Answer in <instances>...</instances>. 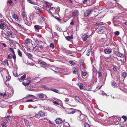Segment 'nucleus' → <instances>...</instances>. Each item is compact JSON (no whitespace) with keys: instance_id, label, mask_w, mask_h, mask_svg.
Wrapping results in <instances>:
<instances>
[{"instance_id":"nucleus-48","label":"nucleus","mask_w":127,"mask_h":127,"mask_svg":"<svg viewBox=\"0 0 127 127\" xmlns=\"http://www.w3.org/2000/svg\"><path fill=\"white\" fill-rule=\"evenodd\" d=\"M27 1L31 4H34V2L32 1V0H27Z\"/></svg>"},{"instance_id":"nucleus-28","label":"nucleus","mask_w":127,"mask_h":127,"mask_svg":"<svg viewBox=\"0 0 127 127\" xmlns=\"http://www.w3.org/2000/svg\"><path fill=\"white\" fill-rule=\"evenodd\" d=\"M72 35L68 36L66 37V39L67 40H71L72 39Z\"/></svg>"},{"instance_id":"nucleus-29","label":"nucleus","mask_w":127,"mask_h":127,"mask_svg":"<svg viewBox=\"0 0 127 127\" xmlns=\"http://www.w3.org/2000/svg\"><path fill=\"white\" fill-rule=\"evenodd\" d=\"M81 73L82 75L84 76H85L87 74V72L86 71H82Z\"/></svg>"},{"instance_id":"nucleus-17","label":"nucleus","mask_w":127,"mask_h":127,"mask_svg":"<svg viewBox=\"0 0 127 127\" xmlns=\"http://www.w3.org/2000/svg\"><path fill=\"white\" fill-rule=\"evenodd\" d=\"M9 50H10L13 53V54H14L13 56V58L14 60H15L16 59V56L15 55V52L13 49L12 48H9Z\"/></svg>"},{"instance_id":"nucleus-54","label":"nucleus","mask_w":127,"mask_h":127,"mask_svg":"<svg viewBox=\"0 0 127 127\" xmlns=\"http://www.w3.org/2000/svg\"><path fill=\"white\" fill-rule=\"evenodd\" d=\"M24 121L25 123L28 124V123H29L28 121L26 119H24Z\"/></svg>"},{"instance_id":"nucleus-32","label":"nucleus","mask_w":127,"mask_h":127,"mask_svg":"<svg viewBox=\"0 0 127 127\" xmlns=\"http://www.w3.org/2000/svg\"><path fill=\"white\" fill-rule=\"evenodd\" d=\"M78 85H79V87L80 88V90H81L83 89V84H80V85L79 84H78Z\"/></svg>"},{"instance_id":"nucleus-9","label":"nucleus","mask_w":127,"mask_h":127,"mask_svg":"<svg viewBox=\"0 0 127 127\" xmlns=\"http://www.w3.org/2000/svg\"><path fill=\"white\" fill-rule=\"evenodd\" d=\"M91 13V10L89 9L86 10L84 12L85 17H87Z\"/></svg>"},{"instance_id":"nucleus-15","label":"nucleus","mask_w":127,"mask_h":127,"mask_svg":"<svg viewBox=\"0 0 127 127\" xmlns=\"http://www.w3.org/2000/svg\"><path fill=\"white\" fill-rule=\"evenodd\" d=\"M42 26H41L38 25H35L34 26V28L35 29L37 30L42 29Z\"/></svg>"},{"instance_id":"nucleus-42","label":"nucleus","mask_w":127,"mask_h":127,"mask_svg":"<svg viewBox=\"0 0 127 127\" xmlns=\"http://www.w3.org/2000/svg\"><path fill=\"white\" fill-rule=\"evenodd\" d=\"M127 76V74L125 72H123L122 74V76L124 78H125Z\"/></svg>"},{"instance_id":"nucleus-51","label":"nucleus","mask_w":127,"mask_h":127,"mask_svg":"<svg viewBox=\"0 0 127 127\" xmlns=\"http://www.w3.org/2000/svg\"><path fill=\"white\" fill-rule=\"evenodd\" d=\"M77 71V69L75 68V69L74 70L73 72V73L76 74V72Z\"/></svg>"},{"instance_id":"nucleus-23","label":"nucleus","mask_w":127,"mask_h":127,"mask_svg":"<svg viewBox=\"0 0 127 127\" xmlns=\"http://www.w3.org/2000/svg\"><path fill=\"white\" fill-rule=\"evenodd\" d=\"M55 28L58 31L61 32H63V30L62 29L59 27L58 26H56Z\"/></svg>"},{"instance_id":"nucleus-44","label":"nucleus","mask_w":127,"mask_h":127,"mask_svg":"<svg viewBox=\"0 0 127 127\" xmlns=\"http://www.w3.org/2000/svg\"><path fill=\"white\" fill-rule=\"evenodd\" d=\"M122 117L123 119L125 121H126L127 120V117L126 116H123Z\"/></svg>"},{"instance_id":"nucleus-10","label":"nucleus","mask_w":127,"mask_h":127,"mask_svg":"<svg viewBox=\"0 0 127 127\" xmlns=\"http://www.w3.org/2000/svg\"><path fill=\"white\" fill-rule=\"evenodd\" d=\"M0 28L1 29H3L5 25V23L3 20L1 19L0 20Z\"/></svg>"},{"instance_id":"nucleus-59","label":"nucleus","mask_w":127,"mask_h":127,"mask_svg":"<svg viewBox=\"0 0 127 127\" xmlns=\"http://www.w3.org/2000/svg\"><path fill=\"white\" fill-rule=\"evenodd\" d=\"M27 96H29L30 97H33L34 96L32 95H30V94L28 95Z\"/></svg>"},{"instance_id":"nucleus-20","label":"nucleus","mask_w":127,"mask_h":127,"mask_svg":"<svg viewBox=\"0 0 127 127\" xmlns=\"http://www.w3.org/2000/svg\"><path fill=\"white\" fill-rule=\"evenodd\" d=\"M52 36L54 38V37L57 38L58 36L57 34V33L55 32H54L53 33H52Z\"/></svg>"},{"instance_id":"nucleus-37","label":"nucleus","mask_w":127,"mask_h":127,"mask_svg":"<svg viewBox=\"0 0 127 127\" xmlns=\"http://www.w3.org/2000/svg\"><path fill=\"white\" fill-rule=\"evenodd\" d=\"M39 63L40 64H44V65L46 64V63L42 61H39Z\"/></svg>"},{"instance_id":"nucleus-45","label":"nucleus","mask_w":127,"mask_h":127,"mask_svg":"<svg viewBox=\"0 0 127 127\" xmlns=\"http://www.w3.org/2000/svg\"><path fill=\"white\" fill-rule=\"evenodd\" d=\"M98 77L99 78L101 77L102 76V73L101 72L99 71L98 72Z\"/></svg>"},{"instance_id":"nucleus-25","label":"nucleus","mask_w":127,"mask_h":127,"mask_svg":"<svg viewBox=\"0 0 127 127\" xmlns=\"http://www.w3.org/2000/svg\"><path fill=\"white\" fill-rule=\"evenodd\" d=\"M26 54L29 58L30 59L32 58V55L31 54L29 53H27Z\"/></svg>"},{"instance_id":"nucleus-36","label":"nucleus","mask_w":127,"mask_h":127,"mask_svg":"<svg viewBox=\"0 0 127 127\" xmlns=\"http://www.w3.org/2000/svg\"><path fill=\"white\" fill-rule=\"evenodd\" d=\"M7 33L9 36L12 37V32L10 31H8L7 32Z\"/></svg>"},{"instance_id":"nucleus-46","label":"nucleus","mask_w":127,"mask_h":127,"mask_svg":"<svg viewBox=\"0 0 127 127\" xmlns=\"http://www.w3.org/2000/svg\"><path fill=\"white\" fill-rule=\"evenodd\" d=\"M69 63L71 64L72 65H74L75 64L74 62L73 61H70L69 62Z\"/></svg>"},{"instance_id":"nucleus-11","label":"nucleus","mask_w":127,"mask_h":127,"mask_svg":"<svg viewBox=\"0 0 127 127\" xmlns=\"http://www.w3.org/2000/svg\"><path fill=\"white\" fill-rule=\"evenodd\" d=\"M55 121L56 123L57 124H60L63 122L62 119L59 118H57L55 120Z\"/></svg>"},{"instance_id":"nucleus-12","label":"nucleus","mask_w":127,"mask_h":127,"mask_svg":"<svg viewBox=\"0 0 127 127\" xmlns=\"http://www.w3.org/2000/svg\"><path fill=\"white\" fill-rule=\"evenodd\" d=\"M7 3L8 5L13 6L14 4L15 3V2H13V1L11 0H8L7 1Z\"/></svg>"},{"instance_id":"nucleus-55","label":"nucleus","mask_w":127,"mask_h":127,"mask_svg":"<svg viewBox=\"0 0 127 127\" xmlns=\"http://www.w3.org/2000/svg\"><path fill=\"white\" fill-rule=\"evenodd\" d=\"M113 69L114 70V71H115V72H116V71H117V70L116 68V66H114Z\"/></svg>"},{"instance_id":"nucleus-56","label":"nucleus","mask_w":127,"mask_h":127,"mask_svg":"<svg viewBox=\"0 0 127 127\" xmlns=\"http://www.w3.org/2000/svg\"><path fill=\"white\" fill-rule=\"evenodd\" d=\"M12 17L15 20H16V15L15 14H14L13 15Z\"/></svg>"},{"instance_id":"nucleus-14","label":"nucleus","mask_w":127,"mask_h":127,"mask_svg":"<svg viewBox=\"0 0 127 127\" xmlns=\"http://www.w3.org/2000/svg\"><path fill=\"white\" fill-rule=\"evenodd\" d=\"M104 52L106 54H109L111 52V49H106L104 50Z\"/></svg>"},{"instance_id":"nucleus-60","label":"nucleus","mask_w":127,"mask_h":127,"mask_svg":"<svg viewBox=\"0 0 127 127\" xmlns=\"http://www.w3.org/2000/svg\"><path fill=\"white\" fill-rule=\"evenodd\" d=\"M3 36L5 37H7L8 35H6L5 33H4L3 34Z\"/></svg>"},{"instance_id":"nucleus-49","label":"nucleus","mask_w":127,"mask_h":127,"mask_svg":"<svg viewBox=\"0 0 127 127\" xmlns=\"http://www.w3.org/2000/svg\"><path fill=\"white\" fill-rule=\"evenodd\" d=\"M84 127H90L88 124L86 123L85 124Z\"/></svg>"},{"instance_id":"nucleus-27","label":"nucleus","mask_w":127,"mask_h":127,"mask_svg":"<svg viewBox=\"0 0 127 127\" xmlns=\"http://www.w3.org/2000/svg\"><path fill=\"white\" fill-rule=\"evenodd\" d=\"M103 22H96L95 24V25L96 26H99L102 25H103Z\"/></svg>"},{"instance_id":"nucleus-4","label":"nucleus","mask_w":127,"mask_h":127,"mask_svg":"<svg viewBox=\"0 0 127 127\" xmlns=\"http://www.w3.org/2000/svg\"><path fill=\"white\" fill-rule=\"evenodd\" d=\"M22 16L23 19L25 21V23L27 25L30 26L31 24V22L30 21H28V19L27 17L25 12L23 11L22 13Z\"/></svg>"},{"instance_id":"nucleus-62","label":"nucleus","mask_w":127,"mask_h":127,"mask_svg":"<svg viewBox=\"0 0 127 127\" xmlns=\"http://www.w3.org/2000/svg\"><path fill=\"white\" fill-rule=\"evenodd\" d=\"M69 100L68 98H66L65 100V101L66 102H67Z\"/></svg>"},{"instance_id":"nucleus-61","label":"nucleus","mask_w":127,"mask_h":127,"mask_svg":"<svg viewBox=\"0 0 127 127\" xmlns=\"http://www.w3.org/2000/svg\"><path fill=\"white\" fill-rule=\"evenodd\" d=\"M33 100L32 99H28L26 101L27 102H32Z\"/></svg>"},{"instance_id":"nucleus-33","label":"nucleus","mask_w":127,"mask_h":127,"mask_svg":"<svg viewBox=\"0 0 127 127\" xmlns=\"http://www.w3.org/2000/svg\"><path fill=\"white\" fill-rule=\"evenodd\" d=\"M33 86H30L28 88V89L30 91H32L33 90Z\"/></svg>"},{"instance_id":"nucleus-64","label":"nucleus","mask_w":127,"mask_h":127,"mask_svg":"<svg viewBox=\"0 0 127 127\" xmlns=\"http://www.w3.org/2000/svg\"><path fill=\"white\" fill-rule=\"evenodd\" d=\"M2 124V126H3L4 127L6 125L5 123V122H3V123Z\"/></svg>"},{"instance_id":"nucleus-8","label":"nucleus","mask_w":127,"mask_h":127,"mask_svg":"<svg viewBox=\"0 0 127 127\" xmlns=\"http://www.w3.org/2000/svg\"><path fill=\"white\" fill-rule=\"evenodd\" d=\"M38 97L40 98H41L42 100H45L47 99V96L43 94H38Z\"/></svg>"},{"instance_id":"nucleus-38","label":"nucleus","mask_w":127,"mask_h":127,"mask_svg":"<svg viewBox=\"0 0 127 127\" xmlns=\"http://www.w3.org/2000/svg\"><path fill=\"white\" fill-rule=\"evenodd\" d=\"M19 26L20 28H22L23 27V26L20 23H16V26Z\"/></svg>"},{"instance_id":"nucleus-7","label":"nucleus","mask_w":127,"mask_h":127,"mask_svg":"<svg viewBox=\"0 0 127 127\" xmlns=\"http://www.w3.org/2000/svg\"><path fill=\"white\" fill-rule=\"evenodd\" d=\"M48 13L52 16V15L53 14H55L56 13V9L54 7H50L49 10H48Z\"/></svg>"},{"instance_id":"nucleus-53","label":"nucleus","mask_w":127,"mask_h":127,"mask_svg":"<svg viewBox=\"0 0 127 127\" xmlns=\"http://www.w3.org/2000/svg\"><path fill=\"white\" fill-rule=\"evenodd\" d=\"M13 57V56H12V55L11 54H9L8 55V58L9 59H11L12 58V57Z\"/></svg>"},{"instance_id":"nucleus-58","label":"nucleus","mask_w":127,"mask_h":127,"mask_svg":"<svg viewBox=\"0 0 127 127\" xmlns=\"http://www.w3.org/2000/svg\"><path fill=\"white\" fill-rule=\"evenodd\" d=\"M32 116L33 117H36L37 118H38V117H39V116H38V115L36 114H35L34 115Z\"/></svg>"},{"instance_id":"nucleus-34","label":"nucleus","mask_w":127,"mask_h":127,"mask_svg":"<svg viewBox=\"0 0 127 127\" xmlns=\"http://www.w3.org/2000/svg\"><path fill=\"white\" fill-rule=\"evenodd\" d=\"M6 95V93H0V97H3L4 96H5Z\"/></svg>"},{"instance_id":"nucleus-63","label":"nucleus","mask_w":127,"mask_h":127,"mask_svg":"<svg viewBox=\"0 0 127 127\" xmlns=\"http://www.w3.org/2000/svg\"><path fill=\"white\" fill-rule=\"evenodd\" d=\"M92 89V88L91 87H90V88H87V90L88 91H91Z\"/></svg>"},{"instance_id":"nucleus-1","label":"nucleus","mask_w":127,"mask_h":127,"mask_svg":"<svg viewBox=\"0 0 127 127\" xmlns=\"http://www.w3.org/2000/svg\"><path fill=\"white\" fill-rule=\"evenodd\" d=\"M35 42L36 43L34 46H33L32 50L33 51H35L36 50H39L44 48V43L43 42L41 41H39L37 40L35 41Z\"/></svg>"},{"instance_id":"nucleus-24","label":"nucleus","mask_w":127,"mask_h":127,"mask_svg":"<svg viewBox=\"0 0 127 127\" xmlns=\"http://www.w3.org/2000/svg\"><path fill=\"white\" fill-rule=\"evenodd\" d=\"M10 118V116H7L5 117V122H8Z\"/></svg>"},{"instance_id":"nucleus-16","label":"nucleus","mask_w":127,"mask_h":127,"mask_svg":"<svg viewBox=\"0 0 127 127\" xmlns=\"http://www.w3.org/2000/svg\"><path fill=\"white\" fill-rule=\"evenodd\" d=\"M26 75L24 74L22 76L20 79H18L20 81H23L24 80V79L26 78Z\"/></svg>"},{"instance_id":"nucleus-57","label":"nucleus","mask_w":127,"mask_h":127,"mask_svg":"<svg viewBox=\"0 0 127 127\" xmlns=\"http://www.w3.org/2000/svg\"><path fill=\"white\" fill-rule=\"evenodd\" d=\"M32 1L33 2H34L33 4H35L37 2V0H32Z\"/></svg>"},{"instance_id":"nucleus-41","label":"nucleus","mask_w":127,"mask_h":127,"mask_svg":"<svg viewBox=\"0 0 127 127\" xmlns=\"http://www.w3.org/2000/svg\"><path fill=\"white\" fill-rule=\"evenodd\" d=\"M53 103L55 105H59V103L58 102H57L55 101H53Z\"/></svg>"},{"instance_id":"nucleus-2","label":"nucleus","mask_w":127,"mask_h":127,"mask_svg":"<svg viewBox=\"0 0 127 127\" xmlns=\"http://www.w3.org/2000/svg\"><path fill=\"white\" fill-rule=\"evenodd\" d=\"M114 53L116 56L120 57L121 58L123 59V60H122L121 59H119L117 57V59L118 60L120 61H122L123 63H125L126 62V57L125 56H123V54L122 53L119 52L114 51Z\"/></svg>"},{"instance_id":"nucleus-3","label":"nucleus","mask_w":127,"mask_h":127,"mask_svg":"<svg viewBox=\"0 0 127 127\" xmlns=\"http://www.w3.org/2000/svg\"><path fill=\"white\" fill-rule=\"evenodd\" d=\"M4 73L1 74V75L2 76L3 80H5V84H6V82L7 81H9L10 80V77L9 76L8 73V70H4L2 71Z\"/></svg>"},{"instance_id":"nucleus-26","label":"nucleus","mask_w":127,"mask_h":127,"mask_svg":"<svg viewBox=\"0 0 127 127\" xmlns=\"http://www.w3.org/2000/svg\"><path fill=\"white\" fill-rule=\"evenodd\" d=\"M112 86L114 88H116L117 87L116 84L115 82L113 81L111 83Z\"/></svg>"},{"instance_id":"nucleus-43","label":"nucleus","mask_w":127,"mask_h":127,"mask_svg":"<svg viewBox=\"0 0 127 127\" xmlns=\"http://www.w3.org/2000/svg\"><path fill=\"white\" fill-rule=\"evenodd\" d=\"M114 34L115 35L118 36L119 35L120 33L119 32L117 31L115 32Z\"/></svg>"},{"instance_id":"nucleus-19","label":"nucleus","mask_w":127,"mask_h":127,"mask_svg":"<svg viewBox=\"0 0 127 127\" xmlns=\"http://www.w3.org/2000/svg\"><path fill=\"white\" fill-rule=\"evenodd\" d=\"M21 22V19L20 18H19L18 17L16 16V23L20 24Z\"/></svg>"},{"instance_id":"nucleus-21","label":"nucleus","mask_w":127,"mask_h":127,"mask_svg":"<svg viewBox=\"0 0 127 127\" xmlns=\"http://www.w3.org/2000/svg\"><path fill=\"white\" fill-rule=\"evenodd\" d=\"M34 8L35 9H37L40 13H42V11L41 10V9L39 8L37 6H34Z\"/></svg>"},{"instance_id":"nucleus-52","label":"nucleus","mask_w":127,"mask_h":127,"mask_svg":"<svg viewBox=\"0 0 127 127\" xmlns=\"http://www.w3.org/2000/svg\"><path fill=\"white\" fill-rule=\"evenodd\" d=\"M83 1L84 4H87V0H83Z\"/></svg>"},{"instance_id":"nucleus-30","label":"nucleus","mask_w":127,"mask_h":127,"mask_svg":"<svg viewBox=\"0 0 127 127\" xmlns=\"http://www.w3.org/2000/svg\"><path fill=\"white\" fill-rule=\"evenodd\" d=\"M18 54L19 56L20 57L22 56V54L21 52L19 50H18Z\"/></svg>"},{"instance_id":"nucleus-22","label":"nucleus","mask_w":127,"mask_h":127,"mask_svg":"<svg viewBox=\"0 0 127 127\" xmlns=\"http://www.w3.org/2000/svg\"><path fill=\"white\" fill-rule=\"evenodd\" d=\"M42 88H44V89L47 90H50V88H49L45 85H42L41 86Z\"/></svg>"},{"instance_id":"nucleus-5","label":"nucleus","mask_w":127,"mask_h":127,"mask_svg":"<svg viewBox=\"0 0 127 127\" xmlns=\"http://www.w3.org/2000/svg\"><path fill=\"white\" fill-rule=\"evenodd\" d=\"M78 111V113L80 116L81 114V112L78 110H77L72 108L68 109L67 110V112L68 114H72Z\"/></svg>"},{"instance_id":"nucleus-6","label":"nucleus","mask_w":127,"mask_h":127,"mask_svg":"<svg viewBox=\"0 0 127 127\" xmlns=\"http://www.w3.org/2000/svg\"><path fill=\"white\" fill-rule=\"evenodd\" d=\"M31 83V80L30 77L27 78L25 81L22 82V84L24 86H26L29 85Z\"/></svg>"},{"instance_id":"nucleus-39","label":"nucleus","mask_w":127,"mask_h":127,"mask_svg":"<svg viewBox=\"0 0 127 127\" xmlns=\"http://www.w3.org/2000/svg\"><path fill=\"white\" fill-rule=\"evenodd\" d=\"M88 37V35H86L83 38V41H86L87 40V38Z\"/></svg>"},{"instance_id":"nucleus-50","label":"nucleus","mask_w":127,"mask_h":127,"mask_svg":"<svg viewBox=\"0 0 127 127\" xmlns=\"http://www.w3.org/2000/svg\"><path fill=\"white\" fill-rule=\"evenodd\" d=\"M13 75L15 77H16V71L14 70L13 71Z\"/></svg>"},{"instance_id":"nucleus-18","label":"nucleus","mask_w":127,"mask_h":127,"mask_svg":"<svg viewBox=\"0 0 127 127\" xmlns=\"http://www.w3.org/2000/svg\"><path fill=\"white\" fill-rule=\"evenodd\" d=\"M32 40L30 39H27L25 41V44L28 45L32 41Z\"/></svg>"},{"instance_id":"nucleus-35","label":"nucleus","mask_w":127,"mask_h":127,"mask_svg":"<svg viewBox=\"0 0 127 127\" xmlns=\"http://www.w3.org/2000/svg\"><path fill=\"white\" fill-rule=\"evenodd\" d=\"M46 3L47 6H48V7H50L52 4V3H49L48 2H46Z\"/></svg>"},{"instance_id":"nucleus-47","label":"nucleus","mask_w":127,"mask_h":127,"mask_svg":"<svg viewBox=\"0 0 127 127\" xmlns=\"http://www.w3.org/2000/svg\"><path fill=\"white\" fill-rule=\"evenodd\" d=\"M75 99L78 102H79V98L78 96H76L75 98Z\"/></svg>"},{"instance_id":"nucleus-40","label":"nucleus","mask_w":127,"mask_h":127,"mask_svg":"<svg viewBox=\"0 0 127 127\" xmlns=\"http://www.w3.org/2000/svg\"><path fill=\"white\" fill-rule=\"evenodd\" d=\"M50 46L51 47L52 49H53L54 48V44L53 43H51L50 45Z\"/></svg>"},{"instance_id":"nucleus-31","label":"nucleus","mask_w":127,"mask_h":127,"mask_svg":"<svg viewBox=\"0 0 127 127\" xmlns=\"http://www.w3.org/2000/svg\"><path fill=\"white\" fill-rule=\"evenodd\" d=\"M50 90H51L55 92L58 93L59 91L56 89L53 88H50Z\"/></svg>"},{"instance_id":"nucleus-13","label":"nucleus","mask_w":127,"mask_h":127,"mask_svg":"<svg viewBox=\"0 0 127 127\" xmlns=\"http://www.w3.org/2000/svg\"><path fill=\"white\" fill-rule=\"evenodd\" d=\"M38 114L41 117H43L45 114V112L42 110L39 111L38 113Z\"/></svg>"}]
</instances>
